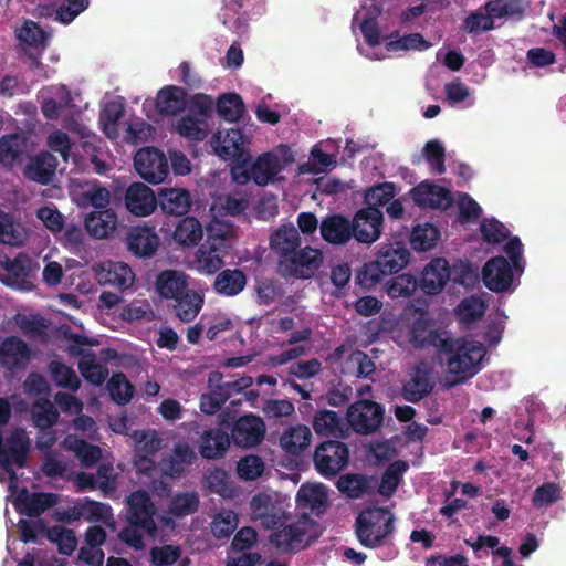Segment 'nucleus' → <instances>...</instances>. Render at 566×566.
<instances>
[{"mask_svg": "<svg viewBox=\"0 0 566 566\" xmlns=\"http://www.w3.org/2000/svg\"><path fill=\"white\" fill-rule=\"evenodd\" d=\"M199 504V494L196 491L179 492L171 497L168 513L174 517L181 518L196 513Z\"/></svg>", "mask_w": 566, "mask_h": 566, "instance_id": "45", "label": "nucleus"}, {"mask_svg": "<svg viewBox=\"0 0 566 566\" xmlns=\"http://www.w3.org/2000/svg\"><path fill=\"white\" fill-rule=\"evenodd\" d=\"M0 263L7 273L17 281L20 287H27V284H30L29 277L32 261L28 254L19 253L13 259L4 255L3 260H0Z\"/></svg>", "mask_w": 566, "mask_h": 566, "instance_id": "42", "label": "nucleus"}, {"mask_svg": "<svg viewBox=\"0 0 566 566\" xmlns=\"http://www.w3.org/2000/svg\"><path fill=\"white\" fill-rule=\"evenodd\" d=\"M126 209L136 217L151 214L157 208V195L143 182H133L125 191Z\"/></svg>", "mask_w": 566, "mask_h": 566, "instance_id": "14", "label": "nucleus"}, {"mask_svg": "<svg viewBox=\"0 0 566 566\" xmlns=\"http://www.w3.org/2000/svg\"><path fill=\"white\" fill-rule=\"evenodd\" d=\"M31 360V349L28 344L17 337L4 338L0 344V364L8 370L24 369Z\"/></svg>", "mask_w": 566, "mask_h": 566, "instance_id": "16", "label": "nucleus"}, {"mask_svg": "<svg viewBox=\"0 0 566 566\" xmlns=\"http://www.w3.org/2000/svg\"><path fill=\"white\" fill-rule=\"evenodd\" d=\"M46 538L57 546L61 555L71 556L76 548L77 537L73 530L54 525L46 530Z\"/></svg>", "mask_w": 566, "mask_h": 566, "instance_id": "46", "label": "nucleus"}, {"mask_svg": "<svg viewBox=\"0 0 566 566\" xmlns=\"http://www.w3.org/2000/svg\"><path fill=\"white\" fill-rule=\"evenodd\" d=\"M410 340L415 348L426 349L433 347L437 354L440 353L449 335L446 331L432 329L423 319H417L410 333Z\"/></svg>", "mask_w": 566, "mask_h": 566, "instance_id": "27", "label": "nucleus"}, {"mask_svg": "<svg viewBox=\"0 0 566 566\" xmlns=\"http://www.w3.org/2000/svg\"><path fill=\"white\" fill-rule=\"evenodd\" d=\"M313 428L317 434L337 437L343 431L342 419L335 411L319 410L313 418Z\"/></svg>", "mask_w": 566, "mask_h": 566, "instance_id": "54", "label": "nucleus"}, {"mask_svg": "<svg viewBox=\"0 0 566 566\" xmlns=\"http://www.w3.org/2000/svg\"><path fill=\"white\" fill-rule=\"evenodd\" d=\"M56 167V158L49 151H41L30 158L23 174L27 179L46 186L53 180Z\"/></svg>", "mask_w": 566, "mask_h": 566, "instance_id": "24", "label": "nucleus"}, {"mask_svg": "<svg viewBox=\"0 0 566 566\" xmlns=\"http://www.w3.org/2000/svg\"><path fill=\"white\" fill-rule=\"evenodd\" d=\"M59 495L55 493L34 492L21 500L20 512L29 517H39L46 510L55 506Z\"/></svg>", "mask_w": 566, "mask_h": 566, "instance_id": "39", "label": "nucleus"}, {"mask_svg": "<svg viewBox=\"0 0 566 566\" xmlns=\"http://www.w3.org/2000/svg\"><path fill=\"white\" fill-rule=\"evenodd\" d=\"M247 285V275L239 269H226L218 273L213 289L224 296H235L241 293Z\"/></svg>", "mask_w": 566, "mask_h": 566, "instance_id": "35", "label": "nucleus"}, {"mask_svg": "<svg viewBox=\"0 0 566 566\" xmlns=\"http://www.w3.org/2000/svg\"><path fill=\"white\" fill-rule=\"evenodd\" d=\"M231 438L221 428L205 430L198 440L200 455L207 460H218L226 455L230 447Z\"/></svg>", "mask_w": 566, "mask_h": 566, "instance_id": "22", "label": "nucleus"}, {"mask_svg": "<svg viewBox=\"0 0 566 566\" xmlns=\"http://www.w3.org/2000/svg\"><path fill=\"white\" fill-rule=\"evenodd\" d=\"M83 513L86 514V520L90 522H102L111 525L114 522L112 507L108 504L93 501L88 497L82 500Z\"/></svg>", "mask_w": 566, "mask_h": 566, "instance_id": "61", "label": "nucleus"}, {"mask_svg": "<svg viewBox=\"0 0 566 566\" xmlns=\"http://www.w3.org/2000/svg\"><path fill=\"white\" fill-rule=\"evenodd\" d=\"M395 532V516L385 507L366 509L355 520V534L366 548L387 544Z\"/></svg>", "mask_w": 566, "mask_h": 566, "instance_id": "4", "label": "nucleus"}, {"mask_svg": "<svg viewBox=\"0 0 566 566\" xmlns=\"http://www.w3.org/2000/svg\"><path fill=\"white\" fill-rule=\"evenodd\" d=\"M279 157L272 153L262 154L253 163L250 175L258 186H266L280 172Z\"/></svg>", "mask_w": 566, "mask_h": 566, "instance_id": "36", "label": "nucleus"}, {"mask_svg": "<svg viewBox=\"0 0 566 566\" xmlns=\"http://www.w3.org/2000/svg\"><path fill=\"white\" fill-rule=\"evenodd\" d=\"M177 132L190 140L201 142L208 135V124L206 119L188 114L178 120Z\"/></svg>", "mask_w": 566, "mask_h": 566, "instance_id": "55", "label": "nucleus"}, {"mask_svg": "<svg viewBox=\"0 0 566 566\" xmlns=\"http://www.w3.org/2000/svg\"><path fill=\"white\" fill-rule=\"evenodd\" d=\"M186 98L187 93L184 88L175 85L165 86L157 93L156 108L160 115H176L186 108Z\"/></svg>", "mask_w": 566, "mask_h": 566, "instance_id": "30", "label": "nucleus"}, {"mask_svg": "<svg viewBox=\"0 0 566 566\" xmlns=\"http://www.w3.org/2000/svg\"><path fill=\"white\" fill-rule=\"evenodd\" d=\"M485 310L484 301L476 296H470L460 302L455 308V314L461 323L472 324L484 315Z\"/></svg>", "mask_w": 566, "mask_h": 566, "instance_id": "58", "label": "nucleus"}, {"mask_svg": "<svg viewBox=\"0 0 566 566\" xmlns=\"http://www.w3.org/2000/svg\"><path fill=\"white\" fill-rule=\"evenodd\" d=\"M297 505L308 507L312 513L321 514L327 506V494L323 485L303 484L296 495Z\"/></svg>", "mask_w": 566, "mask_h": 566, "instance_id": "38", "label": "nucleus"}, {"mask_svg": "<svg viewBox=\"0 0 566 566\" xmlns=\"http://www.w3.org/2000/svg\"><path fill=\"white\" fill-rule=\"evenodd\" d=\"M134 167L145 181L158 185L169 175V164L165 154L156 147H144L134 156Z\"/></svg>", "mask_w": 566, "mask_h": 566, "instance_id": "10", "label": "nucleus"}, {"mask_svg": "<svg viewBox=\"0 0 566 566\" xmlns=\"http://www.w3.org/2000/svg\"><path fill=\"white\" fill-rule=\"evenodd\" d=\"M56 95L60 97V101L50 97L45 98L41 103V112L43 116L49 120L57 119L61 116L63 109L71 106L73 102L71 92L65 85H61L57 88Z\"/></svg>", "mask_w": 566, "mask_h": 566, "instance_id": "56", "label": "nucleus"}, {"mask_svg": "<svg viewBox=\"0 0 566 566\" xmlns=\"http://www.w3.org/2000/svg\"><path fill=\"white\" fill-rule=\"evenodd\" d=\"M181 554L179 545L154 546L149 553V562L153 566H171L181 557Z\"/></svg>", "mask_w": 566, "mask_h": 566, "instance_id": "62", "label": "nucleus"}, {"mask_svg": "<svg viewBox=\"0 0 566 566\" xmlns=\"http://www.w3.org/2000/svg\"><path fill=\"white\" fill-rule=\"evenodd\" d=\"M418 286V280L411 274H399L390 277L385 284V291L391 298L409 297Z\"/></svg>", "mask_w": 566, "mask_h": 566, "instance_id": "53", "label": "nucleus"}, {"mask_svg": "<svg viewBox=\"0 0 566 566\" xmlns=\"http://www.w3.org/2000/svg\"><path fill=\"white\" fill-rule=\"evenodd\" d=\"M384 416L385 409L380 403L360 399L348 408L347 421L356 433L367 436L381 427Z\"/></svg>", "mask_w": 566, "mask_h": 566, "instance_id": "8", "label": "nucleus"}, {"mask_svg": "<svg viewBox=\"0 0 566 566\" xmlns=\"http://www.w3.org/2000/svg\"><path fill=\"white\" fill-rule=\"evenodd\" d=\"M32 419L36 428L45 431L57 422L59 411L53 402L49 399H43L33 405Z\"/></svg>", "mask_w": 566, "mask_h": 566, "instance_id": "52", "label": "nucleus"}, {"mask_svg": "<svg viewBox=\"0 0 566 566\" xmlns=\"http://www.w3.org/2000/svg\"><path fill=\"white\" fill-rule=\"evenodd\" d=\"M410 251L402 242L385 243L380 247L376 261L386 275L396 274L410 261Z\"/></svg>", "mask_w": 566, "mask_h": 566, "instance_id": "20", "label": "nucleus"}, {"mask_svg": "<svg viewBox=\"0 0 566 566\" xmlns=\"http://www.w3.org/2000/svg\"><path fill=\"white\" fill-rule=\"evenodd\" d=\"M107 390L112 400L120 406L127 405L134 395V386L123 373L114 374L109 378Z\"/></svg>", "mask_w": 566, "mask_h": 566, "instance_id": "57", "label": "nucleus"}, {"mask_svg": "<svg viewBox=\"0 0 566 566\" xmlns=\"http://www.w3.org/2000/svg\"><path fill=\"white\" fill-rule=\"evenodd\" d=\"M323 254L318 249L306 247L295 250L285 259H279V270L284 276L311 279L321 268Z\"/></svg>", "mask_w": 566, "mask_h": 566, "instance_id": "9", "label": "nucleus"}, {"mask_svg": "<svg viewBox=\"0 0 566 566\" xmlns=\"http://www.w3.org/2000/svg\"><path fill=\"white\" fill-rule=\"evenodd\" d=\"M451 276L448 261L443 258L432 259L423 269L418 286L428 295L440 293Z\"/></svg>", "mask_w": 566, "mask_h": 566, "instance_id": "15", "label": "nucleus"}, {"mask_svg": "<svg viewBox=\"0 0 566 566\" xmlns=\"http://www.w3.org/2000/svg\"><path fill=\"white\" fill-rule=\"evenodd\" d=\"M306 534V522L297 521L281 526L270 535V542L277 548L290 552L302 546Z\"/></svg>", "mask_w": 566, "mask_h": 566, "instance_id": "28", "label": "nucleus"}, {"mask_svg": "<svg viewBox=\"0 0 566 566\" xmlns=\"http://www.w3.org/2000/svg\"><path fill=\"white\" fill-rule=\"evenodd\" d=\"M15 33L20 42L36 50H44L50 38V34H48L36 22L32 20H25Z\"/></svg>", "mask_w": 566, "mask_h": 566, "instance_id": "49", "label": "nucleus"}, {"mask_svg": "<svg viewBox=\"0 0 566 566\" xmlns=\"http://www.w3.org/2000/svg\"><path fill=\"white\" fill-rule=\"evenodd\" d=\"M439 239V229L432 223L426 222L413 228L410 243L415 250L424 252L434 248Z\"/></svg>", "mask_w": 566, "mask_h": 566, "instance_id": "47", "label": "nucleus"}, {"mask_svg": "<svg viewBox=\"0 0 566 566\" xmlns=\"http://www.w3.org/2000/svg\"><path fill=\"white\" fill-rule=\"evenodd\" d=\"M410 195L421 208L448 209L453 202L447 188L429 182H421L413 187Z\"/></svg>", "mask_w": 566, "mask_h": 566, "instance_id": "19", "label": "nucleus"}, {"mask_svg": "<svg viewBox=\"0 0 566 566\" xmlns=\"http://www.w3.org/2000/svg\"><path fill=\"white\" fill-rule=\"evenodd\" d=\"M434 384L431 380L430 371L421 367H416L410 379L406 381L401 389L405 400L417 403L433 390Z\"/></svg>", "mask_w": 566, "mask_h": 566, "instance_id": "29", "label": "nucleus"}, {"mask_svg": "<svg viewBox=\"0 0 566 566\" xmlns=\"http://www.w3.org/2000/svg\"><path fill=\"white\" fill-rule=\"evenodd\" d=\"M197 460L195 449L186 441H178L168 459L163 460V472L170 478H180Z\"/></svg>", "mask_w": 566, "mask_h": 566, "instance_id": "25", "label": "nucleus"}, {"mask_svg": "<svg viewBox=\"0 0 566 566\" xmlns=\"http://www.w3.org/2000/svg\"><path fill=\"white\" fill-rule=\"evenodd\" d=\"M395 195L396 187L392 182L386 181L370 187L365 192V202L367 205L366 208L379 209L380 207L390 202Z\"/></svg>", "mask_w": 566, "mask_h": 566, "instance_id": "59", "label": "nucleus"}, {"mask_svg": "<svg viewBox=\"0 0 566 566\" xmlns=\"http://www.w3.org/2000/svg\"><path fill=\"white\" fill-rule=\"evenodd\" d=\"M340 493L346 494L350 499L361 497L368 488V480L361 474L340 475L336 483Z\"/></svg>", "mask_w": 566, "mask_h": 566, "instance_id": "60", "label": "nucleus"}, {"mask_svg": "<svg viewBox=\"0 0 566 566\" xmlns=\"http://www.w3.org/2000/svg\"><path fill=\"white\" fill-rule=\"evenodd\" d=\"M525 13L523 0H491L471 12L463 21L462 29L469 34H479L495 28L494 19L517 18Z\"/></svg>", "mask_w": 566, "mask_h": 566, "instance_id": "5", "label": "nucleus"}, {"mask_svg": "<svg viewBox=\"0 0 566 566\" xmlns=\"http://www.w3.org/2000/svg\"><path fill=\"white\" fill-rule=\"evenodd\" d=\"M49 371L52 380L57 387L77 391L81 387V380L76 373L62 361L52 360L49 364Z\"/></svg>", "mask_w": 566, "mask_h": 566, "instance_id": "50", "label": "nucleus"}, {"mask_svg": "<svg viewBox=\"0 0 566 566\" xmlns=\"http://www.w3.org/2000/svg\"><path fill=\"white\" fill-rule=\"evenodd\" d=\"M313 462L322 476L334 478L347 468L349 449L346 443L338 440L323 441L315 449Z\"/></svg>", "mask_w": 566, "mask_h": 566, "instance_id": "7", "label": "nucleus"}, {"mask_svg": "<svg viewBox=\"0 0 566 566\" xmlns=\"http://www.w3.org/2000/svg\"><path fill=\"white\" fill-rule=\"evenodd\" d=\"M250 0H222V8L219 19L223 25L235 32L239 38L248 33L249 20L248 9Z\"/></svg>", "mask_w": 566, "mask_h": 566, "instance_id": "18", "label": "nucleus"}, {"mask_svg": "<svg viewBox=\"0 0 566 566\" xmlns=\"http://www.w3.org/2000/svg\"><path fill=\"white\" fill-rule=\"evenodd\" d=\"M29 137L21 133L3 135L0 138V164L12 168L20 163L28 153Z\"/></svg>", "mask_w": 566, "mask_h": 566, "instance_id": "26", "label": "nucleus"}, {"mask_svg": "<svg viewBox=\"0 0 566 566\" xmlns=\"http://www.w3.org/2000/svg\"><path fill=\"white\" fill-rule=\"evenodd\" d=\"M408 463L402 460L394 461L384 471L378 486V492L385 497H390L395 494L401 481L402 474L408 470Z\"/></svg>", "mask_w": 566, "mask_h": 566, "instance_id": "44", "label": "nucleus"}, {"mask_svg": "<svg viewBox=\"0 0 566 566\" xmlns=\"http://www.w3.org/2000/svg\"><path fill=\"white\" fill-rule=\"evenodd\" d=\"M117 224V216L111 209L91 212L85 217L84 226L88 234L95 239L107 238Z\"/></svg>", "mask_w": 566, "mask_h": 566, "instance_id": "32", "label": "nucleus"}, {"mask_svg": "<svg viewBox=\"0 0 566 566\" xmlns=\"http://www.w3.org/2000/svg\"><path fill=\"white\" fill-rule=\"evenodd\" d=\"M202 227L201 223L195 217H185L181 219L175 231L174 240L185 247H192L198 244L202 239Z\"/></svg>", "mask_w": 566, "mask_h": 566, "instance_id": "43", "label": "nucleus"}, {"mask_svg": "<svg viewBox=\"0 0 566 566\" xmlns=\"http://www.w3.org/2000/svg\"><path fill=\"white\" fill-rule=\"evenodd\" d=\"M385 275V272L375 260L373 262L365 263L358 270L356 274V283L366 290H371L381 281L382 276Z\"/></svg>", "mask_w": 566, "mask_h": 566, "instance_id": "64", "label": "nucleus"}, {"mask_svg": "<svg viewBox=\"0 0 566 566\" xmlns=\"http://www.w3.org/2000/svg\"><path fill=\"white\" fill-rule=\"evenodd\" d=\"M235 244V232L231 224L214 221L207 227L206 241L196 252L197 270L206 275H212L226 264Z\"/></svg>", "mask_w": 566, "mask_h": 566, "instance_id": "3", "label": "nucleus"}, {"mask_svg": "<svg viewBox=\"0 0 566 566\" xmlns=\"http://www.w3.org/2000/svg\"><path fill=\"white\" fill-rule=\"evenodd\" d=\"M364 214L365 211H357L352 221L340 213L326 216L319 224L323 240L331 244L343 245L355 238L359 243L371 244L376 232H373V237H370L360 229V224H364L360 222V220L364 221Z\"/></svg>", "mask_w": 566, "mask_h": 566, "instance_id": "6", "label": "nucleus"}, {"mask_svg": "<svg viewBox=\"0 0 566 566\" xmlns=\"http://www.w3.org/2000/svg\"><path fill=\"white\" fill-rule=\"evenodd\" d=\"M31 449V440L22 428L13 429L3 440V451L9 460V467H1L10 476L11 482L17 481L13 465L23 469L28 465V454Z\"/></svg>", "mask_w": 566, "mask_h": 566, "instance_id": "11", "label": "nucleus"}, {"mask_svg": "<svg viewBox=\"0 0 566 566\" xmlns=\"http://www.w3.org/2000/svg\"><path fill=\"white\" fill-rule=\"evenodd\" d=\"M24 240L23 228L13 220L10 213L0 210V243L20 247Z\"/></svg>", "mask_w": 566, "mask_h": 566, "instance_id": "48", "label": "nucleus"}, {"mask_svg": "<svg viewBox=\"0 0 566 566\" xmlns=\"http://www.w3.org/2000/svg\"><path fill=\"white\" fill-rule=\"evenodd\" d=\"M78 369L83 378L94 385L101 386L108 377V369L97 363L95 354H86L78 361Z\"/></svg>", "mask_w": 566, "mask_h": 566, "instance_id": "51", "label": "nucleus"}, {"mask_svg": "<svg viewBox=\"0 0 566 566\" xmlns=\"http://www.w3.org/2000/svg\"><path fill=\"white\" fill-rule=\"evenodd\" d=\"M213 142L214 149L222 158H232L240 154L243 144V134L239 128H231L224 132L219 130Z\"/></svg>", "mask_w": 566, "mask_h": 566, "instance_id": "37", "label": "nucleus"}, {"mask_svg": "<svg viewBox=\"0 0 566 566\" xmlns=\"http://www.w3.org/2000/svg\"><path fill=\"white\" fill-rule=\"evenodd\" d=\"M301 245L298 230L293 226L280 227L270 238V247L280 259L291 255Z\"/></svg>", "mask_w": 566, "mask_h": 566, "instance_id": "31", "label": "nucleus"}, {"mask_svg": "<svg viewBox=\"0 0 566 566\" xmlns=\"http://www.w3.org/2000/svg\"><path fill=\"white\" fill-rule=\"evenodd\" d=\"M312 432L307 426L290 427L280 438L282 449L292 455L301 454L311 443Z\"/></svg>", "mask_w": 566, "mask_h": 566, "instance_id": "34", "label": "nucleus"}, {"mask_svg": "<svg viewBox=\"0 0 566 566\" xmlns=\"http://www.w3.org/2000/svg\"><path fill=\"white\" fill-rule=\"evenodd\" d=\"M238 526V517L233 511L219 513L213 517L211 532L217 538L229 537Z\"/></svg>", "mask_w": 566, "mask_h": 566, "instance_id": "63", "label": "nucleus"}, {"mask_svg": "<svg viewBox=\"0 0 566 566\" xmlns=\"http://www.w3.org/2000/svg\"><path fill=\"white\" fill-rule=\"evenodd\" d=\"M96 277L99 284L116 287L125 291L134 282L132 269L123 262H105L96 270Z\"/></svg>", "mask_w": 566, "mask_h": 566, "instance_id": "23", "label": "nucleus"}, {"mask_svg": "<svg viewBox=\"0 0 566 566\" xmlns=\"http://www.w3.org/2000/svg\"><path fill=\"white\" fill-rule=\"evenodd\" d=\"M216 111L221 119L235 123L243 116L245 105L239 94L224 93L218 97Z\"/></svg>", "mask_w": 566, "mask_h": 566, "instance_id": "40", "label": "nucleus"}, {"mask_svg": "<svg viewBox=\"0 0 566 566\" xmlns=\"http://www.w3.org/2000/svg\"><path fill=\"white\" fill-rule=\"evenodd\" d=\"M190 192L185 188H159L157 192V206L163 213L181 217L188 213L191 207Z\"/></svg>", "mask_w": 566, "mask_h": 566, "instance_id": "21", "label": "nucleus"}, {"mask_svg": "<svg viewBox=\"0 0 566 566\" xmlns=\"http://www.w3.org/2000/svg\"><path fill=\"white\" fill-rule=\"evenodd\" d=\"M485 355L486 348L481 342L451 336L438 354L448 373L455 376L451 386L462 384L476 375Z\"/></svg>", "mask_w": 566, "mask_h": 566, "instance_id": "1", "label": "nucleus"}, {"mask_svg": "<svg viewBox=\"0 0 566 566\" xmlns=\"http://www.w3.org/2000/svg\"><path fill=\"white\" fill-rule=\"evenodd\" d=\"M202 305V296L196 291L188 290L186 293L175 298L174 310L180 321L189 323L196 318Z\"/></svg>", "mask_w": 566, "mask_h": 566, "instance_id": "41", "label": "nucleus"}, {"mask_svg": "<svg viewBox=\"0 0 566 566\" xmlns=\"http://www.w3.org/2000/svg\"><path fill=\"white\" fill-rule=\"evenodd\" d=\"M127 522L119 533L118 538L135 551L145 547L143 534L155 536L157 525L155 514L157 512L148 492L137 490L127 497Z\"/></svg>", "mask_w": 566, "mask_h": 566, "instance_id": "2", "label": "nucleus"}, {"mask_svg": "<svg viewBox=\"0 0 566 566\" xmlns=\"http://www.w3.org/2000/svg\"><path fill=\"white\" fill-rule=\"evenodd\" d=\"M158 293L164 298L175 300L188 291L186 275L175 270L163 271L156 281Z\"/></svg>", "mask_w": 566, "mask_h": 566, "instance_id": "33", "label": "nucleus"}, {"mask_svg": "<svg viewBox=\"0 0 566 566\" xmlns=\"http://www.w3.org/2000/svg\"><path fill=\"white\" fill-rule=\"evenodd\" d=\"M264 433L265 424L260 417L244 415L233 423L230 438L239 447L251 448L263 440Z\"/></svg>", "mask_w": 566, "mask_h": 566, "instance_id": "13", "label": "nucleus"}, {"mask_svg": "<svg viewBox=\"0 0 566 566\" xmlns=\"http://www.w3.org/2000/svg\"><path fill=\"white\" fill-rule=\"evenodd\" d=\"M127 250L137 258L153 256L159 245V238L149 227H132L126 232Z\"/></svg>", "mask_w": 566, "mask_h": 566, "instance_id": "17", "label": "nucleus"}, {"mask_svg": "<svg viewBox=\"0 0 566 566\" xmlns=\"http://www.w3.org/2000/svg\"><path fill=\"white\" fill-rule=\"evenodd\" d=\"M512 266L504 256L491 258L482 269L483 284L492 292L507 291L513 283Z\"/></svg>", "mask_w": 566, "mask_h": 566, "instance_id": "12", "label": "nucleus"}]
</instances>
